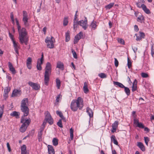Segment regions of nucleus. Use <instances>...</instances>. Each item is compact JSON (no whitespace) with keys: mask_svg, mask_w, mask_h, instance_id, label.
Instances as JSON below:
<instances>
[{"mask_svg":"<svg viewBox=\"0 0 154 154\" xmlns=\"http://www.w3.org/2000/svg\"><path fill=\"white\" fill-rule=\"evenodd\" d=\"M39 60L40 62H41V63H43V62L44 60V55L43 53H42L41 57L40 59H39Z\"/></svg>","mask_w":154,"mask_h":154,"instance_id":"nucleus-60","label":"nucleus"},{"mask_svg":"<svg viewBox=\"0 0 154 154\" xmlns=\"http://www.w3.org/2000/svg\"><path fill=\"white\" fill-rule=\"evenodd\" d=\"M21 110L23 113V115L22 117L26 116L29 114V109L27 106H20Z\"/></svg>","mask_w":154,"mask_h":154,"instance_id":"nucleus-8","label":"nucleus"},{"mask_svg":"<svg viewBox=\"0 0 154 154\" xmlns=\"http://www.w3.org/2000/svg\"><path fill=\"white\" fill-rule=\"evenodd\" d=\"M115 60V65L116 67H117L119 65V62L117 59L116 58H114Z\"/></svg>","mask_w":154,"mask_h":154,"instance_id":"nucleus-59","label":"nucleus"},{"mask_svg":"<svg viewBox=\"0 0 154 154\" xmlns=\"http://www.w3.org/2000/svg\"><path fill=\"white\" fill-rule=\"evenodd\" d=\"M137 6V7L139 8H142L143 7V5H145L143 4H141L140 2H137L136 4Z\"/></svg>","mask_w":154,"mask_h":154,"instance_id":"nucleus-52","label":"nucleus"},{"mask_svg":"<svg viewBox=\"0 0 154 154\" xmlns=\"http://www.w3.org/2000/svg\"><path fill=\"white\" fill-rule=\"evenodd\" d=\"M137 145L142 151H145V149L144 146L142 143L141 142H138Z\"/></svg>","mask_w":154,"mask_h":154,"instance_id":"nucleus-22","label":"nucleus"},{"mask_svg":"<svg viewBox=\"0 0 154 154\" xmlns=\"http://www.w3.org/2000/svg\"><path fill=\"white\" fill-rule=\"evenodd\" d=\"M70 39V32L68 31L65 33V41L66 42H68Z\"/></svg>","mask_w":154,"mask_h":154,"instance_id":"nucleus-27","label":"nucleus"},{"mask_svg":"<svg viewBox=\"0 0 154 154\" xmlns=\"http://www.w3.org/2000/svg\"><path fill=\"white\" fill-rule=\"evenodd\" d=\"M57 125L60 128H63V126L62 125L61 119H60L58 122H57Z\"/></svg>","mask_w":154,"mask_h":154,"instance_id":"nucleus-47","label":"nucleus"},{"mask_svg":"<svg viewBox=\"0 0 154 154\" xmlns=\"http://www.w3.org/2000/svg\"><path fill=\"white\" fill-rule=\"evenodd\" d=\"M52 70L51 65L49 62L46 64L44 73V84L48 85L50 80V76L51 75Z\"/></svg>","mask_w":154,"mask_h":154,"instance_id":"nucleus-2","label":"nucleus"},{"mask_svg":"<svg viewBox=\"0 0 154 154\" xmlns=\"http://www.w3.org/2000/svg\"><path fill=\"white\" fill-rule=\"evenodd\" d=\"M11 20L12 23L13 24H14V15L13 14V13L11 12Z\"/></svg>","mask_w":154,"mask_h":154,"instance_id":"nucleus-56","label":"nucleus"},{"mask_svg":"<svg viewBox=\"0 0 154 154\" xmlns=\"http://www.w3.org/2000/svg\"><path fill=\"white\" fill-rule=\"evenodd\" d=\"M114 3H110L105 6V8L106 9H109L111 8L113 6Z\"/></svg>","mask_w":154,"mask_h":154,"instance_id":"nucleus-37","label":"nucleus"},{"mask_svg":"<svg viewBox=\"0 0 154 154\" xmlns=\"http://www.w3.org/2000/svg\"><path fill=\"white\" fill-rule=\"evenodd\" d=\"M134 30L136 32H137L139 30V29L138 27V26H137L136 25H135L134 26Z\"/></svg>","mask_w":154,"mask_h":154,"instance_id":"nucleus-64","label":"nucleus"},{"mask_svg":"<svg viewBox=\"0 0 154 154\" xmlns=\"http://www.w3.org/2000/svg\"><path fill=\"white\" fill-rule=\"evenodd\" d=\"M128 68L130 69L131 66V60H130V59H129V57H128Z\"/></svg>","mask_w":154,"mask_h":154,"instance_id":"nucleus-45","label":"nucleus"},{"mask_svg":"<svg viewBox=\"0 0 154 154\" xmlns=\"http://www.w3.org/2000/svg\"><path fill=\"white\" fill-rule=\"evenodd\" d=\"M56 86L58 89H59L60 86V82L58 78L56 79Z\"/></svg>","mask_w":154,"mask_h":154,"instance_id":"nucleus-34","label":"nucleus"},{"mask_svg":"<svg viewBox=\"0 0 154 154\" xmlns=\"http://www.w3.org/2000/svg\"><path fill=\"white\" fill-rule=\"evenodd\" d=\"M30 122L31 120L29 118L25 119L23 117H22L21 119V122L23 123V124L20 128V131L22 133L24 132L30 123Z\"/></svg>","mask_w":154,"mask_h":154,"instance_id":"nucleus-4","label":"nucleus"},{"mask_svg":"<svg viewBox=\"0 0 154 154\" xmlns=\"http://www.w3.org/2000/svg\"><path fill=\"white\" fill-rule=\"evenodd\" d=\"M42 64V63H41V62L39 61V59H38L37 61L36 66L38 70H41L42 69V67L41 66V65Z\"/></svg>","mask_w":154,"mask_h":154,"instance_id":"nucleus-32","label":"nucleus"},{"mask_svg":"<svg viewBox=\"0 0 154 154\" xmlns=\"http://www.w3.org/2000/svg\"><path fill=\"white\" fill-rule=\"evenodd\" d=\"M53 144L54 146H57L58 144V139L54 138L52 140Z\"/></svg>","mask_w":154,"mask_h":154,"instance_id":"nucleus-36","label":"nucleus"},{"mask_svg":"<svg viewBox=\"0 0 154 154\" xmlns=\"http://www.w3.org/2000/svg\"><path fill=\"white\" fill-rule=\"evenodd\" d=\"M96 22L94 21L92 22L90 26L91 27L92 29L94 30L96 29Z\"/></svg>","mask_w":154,"mask_h":154,"instance_id":"nucleus-31","label":"nucleus"},{"mask_svg":"<svg viewBox=\"0 0 154 154\" xmlns=\"http://www.w3.org/2000/svg\"><path fill=\"white\" fill-rule=\"evenodd\" d=\"M144 16L142 15H140L137 19V21L141 23H143L144 22Z\"/></svg>","mask_w":154,"mask_h":154,"instance_id":"nucleus-23","label":"nucleus"},{"mask_svg":"<svg viewBox=\"0 0 154 154\" xmlns=\"http://www.w3.org/2000/svg\"><path fill=\"white\" fill-rule=\"evenodd\" d=\"M144 141L146 145L147 146L148 145V143L149 141V137H144Z\"/></svg>","mask_w":154,"mask_h":154,"instance_id":"nucleus-49","label":"nucleus"},{"mask_svg":"<svg viewBox=\"0 0 154 154\" xmlns=\"http://www.w3.org/2000/svg\"><path fill=\"white\" fill-rule=\"evenodd\" d=\"M119 124L118 122L117 121H116L114 122L112 124V128H117L118 125Z\"/></svg>","mask_w":154,"mask_h":154,"instance_id":"nucleus-41","label":"nucleus"},{"mask_svg":"<svg viewBox=\"0 0 154 154\" xmlns=\"http://www.w3.org/2000/svg\"><path fill=\"white\" fill-rule=\"evenodd\" d=\"M7 146L8 148V151L9 152H10L11 151V148L9 143H7Z\"/></svg>","mask_w":154,"mask_h":154,"instance_id":"nucleus-61","label":"nucleus"},{"mask_svg":"<svg viewBox=\"0 0 154 154\" xmlns=\"http://www.w3.org/2000/svg\"><path fill=\"white\" fill-rule=\"evenodd\" d=\"M5 105L4 104L2 105V106H0V113L3 114V109L4 108Z\"/></svg>","mask_w":154,"mask_h":154,"instance_id":"nucleus-50","label":"nucleus"},{"mask_svg":"<svg viewBox=\"0 0 154 154\" xmlns=\"http://www.w3.org/2000/svg\"><path fill=\"white\" fill-rule=\"evenodd\" d=\"M151 54L153 57V55L154 54V44L152 45L151 48Z\"/></svg>","mask_w":154,"mask_h":154,"instance_id":"nucleus-54","label":"nucleus"},{"mask_svg":"<svg viewBox=\"0 0 154 154\" xmlns=\"http://www.w3.org/2000/svg\"><path fill=\"white\" fill-rule=\"evenodd\" d=\"M48 154H54V150L52 145H48Z\"/></svg>","mask_w":154,"mask_h":154,"instance_id":"nucleus-16","label":"nucleus"},{"mask_svg":"<svg viewBox=\"0 0 154 154\" xmlns=\"http://www.w3.org/2000/svg\"><path fill=\"white\" fill-rule=\"evenodd\" d=\"M84 106L83 99L81 97H79L76 100H72L70 104V108L71 110L75 112L78 109L81 110Z\"/></svg>","mask_w":154,"mask_h":154,"instance_id":"nucleus-1","label":"nucleus"},{"mask_svg":"<svg viewBox=\"0 0 154 154\" xmlns=\"http://www.w3.org/2000/svg\"><path fill=\"white\" fill-rule=\"evenodd\" d=\"M20 94V91L15 89L13 91L11 96L12 97L19 96Z\"/></svg>","mask_w":154,"mask_h":154,"instance_id":"nucleus-17","label":"nucleus"},{"mask_svg":"<svg viewBox=\"0 0 154 154\" xmlns=\"http://www.w3.org/2000/svg\"><path fill=\"white\" fill-rule=\"evenodd\" d=\"M21 152H27L26 146L25 145H23L21 147Z\"/></svg>","mask_w":154,"mask_h":154,"instance_id":"nucleus-35","label":"nucleus"},{"mask_svg":"<svg viewBox=\"0 0 154 154\" xmlns=\"http://www.w3.org/2000/svg\"><path fill=\"white\" fill-rule=\"evenodd\" d=\"M118 42L119 43L122 45L125 44V42L124 40L122 38H118Z\"/></svg>","mask_w":154,"mask_h":154,"instance_id":"nucleus-55","label":"nucleus"},{"mask_svg":"<svg viewBox=\"0 0 154 154\" xmlns=\"http://www.w3.org/2000/svg\"><path fill=\"white\" fill-rule=\"evenodd\" d=\"M124 88V91L127 95V96H129L130 94V91L129 88L127 87H126L125 86V88Z\"/></svg>","mask_w":154,"mask_h":154,"instance_id":"nucleus-33","label":"nucleus"},{"mask_svg":"<svg viewBox=\"0 0 154 154\" xmlns=\"http://www.w3.org/2000/svg\"><path fill=\"white\" fill-rule=\"evenodd\" d=\"M141 76L142 77L144 78H147L149 76V75L147 73L144 72H142L141 73Z\"/></svg>","mask_w":154,"mask_h":154,"instance_id":"nucleus-51","label":"nucleus"},{"mask_svg":"<svg viewBox=\"0 0 154 154\" xmlns=\"http://www.w3.org/2000/svg\"><path fill=\"white\" fill-rule=\"evenodd\" d=\"M10 88L9 87H7L4 89V93H5L6 94H8V93L10 91Z\"/></svg>","mask_w":154,"mask_h":154,"instance_id":"nucleus-44","label":"nucleus"},{"mask_svg":"<svg viewBox=\"0 0 154 154\" xmlns=\"http://www.w3.org/2000/svg\"><path fill=\"white\" fill-rule=\"evenodd\" d=\"M57 68H59L62 70L64 69V64L63 63L60 61H59L57 63Z\"/></svg>","mask_w":154,"mask_h":154,"instance_id":"nucleus-21","label":"nucleus"},{"mask_svg":"<svg viewBox=\"0 0 154 154\" xmlns=\"http://www.w3.org/2000/svg\"><path fill=\"white\" fill-rule=\"evenodd\" d=\"M56 113L57 115H58L61 118L63 116L62 113L60 111H56Z\"/></svg>","mask_w":154,"mask_h":154,"instance_id":"nucleus-57","label":"nucleus"},{"mask_svg":"<svg viewBox=\"0 0 154 154\" xmlns=\"http://www.w3.org/2000/svg\"><path fill=\"white\" fill-rule=\"evenodd\" d=\"M62 97V96L60 94L58 95L56 98V102H59L60 99H61Z\"/></svg>","mask_w":154,"mask_h":154,"instance_id":"nucleus-53","label":"nucleus"},{"mask_svg":"<svg viewBox=\"0 0 154 154\" xmlns=\"http://www.w3.org/2000/svg\"><path fill=\"white\" fill-rule=\"evenodd\" d=\"M32 59L31 57H29L27 58L26 60V65L29 69H31L32 68Z\"/></svg>","mask_w":154,"mask_h":154,"instance_id":"nucleus-14","label":"nucleus"},{"mask_svg":"<svg viewBox=\"0 0 154 154\" xmlns=\"http://www.w3.org/2000/svg\"><path fill=\"white\" fill-rule=\"evenodd\" d=\"M134 122H136L137 124V126L138 127L142 128H144V125H143L141 123H139L138 120H134Z\"/></svg>","mask_w":154,"mask_h":154,"instance_id":"nucleus-26","label":"nucleus"},{"mask_svg":"<svg viewBox=\"0 0 154 154\" xmlns=\"http://www.w3.org/2000/svg\"><path fill=\"white\" fill-rule=\"evenodd\" d=\"M28 99L27 98H25L21 101L20 106H27V104H28Z\"/></svg>","mask_w":154,"mask_h":154,"instance_id":"nucleus-18","label":"nucleus"},{"mask_svg":"<svg viewBox=\"0 0 154 154\" xmlns=\"http://www.w3.org/2000/svg\"><path fill=\"white\" fill-rule=\"evenodd\" d=\"M23 21L24 23V24L26 28L29 29L30 25L28 22V14L26 11H23Z\"/></svg>","mask_w":154,"mask_h":154,"instance_id":"nucleus-5","label":"nucleus"},{"mask_svg":"<svg viewBox=\"0 0 154 154\" xmlns=\"http://www.w3.org/2000/svg\"><path fill=\"white\" fill-rule=\"evenodd\" d=\"M44 128H41L40 131L38 132V141L40 142L42 140V135Z\"/></svg>","mask_w":154,"mask_h":154,"instance_id":"nucleus-13","label":"nucleus"},{"mask_svg":"<svg viewBox=\"0 0 154 154\" xmlns=\"http://www.w3.org/2000/svg\"><path fill=\"white\" fill-rule=\"evenodd\" d=\"M135 35L136 36V40L137 41H140L142 38H143L145 36V34L144 33L139 32V34H136Z\"/></svg>","mask_w":154,"mask_h":154,"instance_id":"nucleus-12","label":"nucleus"},{"mask_svg":"<svg viewBox=\"0 0 154 154\" xmlns=\"http://www.w3.org/2000/svg\"><path fill=\"white\" fill-rule=\"evenodd\" d=\"M22 31H20L19 34V38L21 44L24 43L26 45H27L28 39L27 37V32L26 29H23Z\"/></svg>","mask_w":154,"mask_h":154,"instance_id":"nucleus-3","label":"nucleus"},{"mask_svg":"<svg viewBox=\"0 0 154 154\" xmlns=\"http://www.w3.org/2000/svg\"><path fill=\"white\" fill-rule=\"evenodd\" d=\"M113 83L115 85H117L121 88H125V86L120 82H117L114 81L113 82Z\"/></svg>","mask_w":154,"mask_h":154,"instance_id":"nucleus-28","label":"nucleus"},{"mask_svg":"<svg viewBox=\"0 0 154 154\" xmlns=\"http://www.w3.org/2000/svg\"><path fill=\"white\" fill-rule=\"evenodd\" d=\"M77 35H78V36L80 39L83 38V32H79L78 34H77Z\"/></svg>","mask_w":154,"mask_h":154,"instance_id":"nucleus-58","label":"nucleus"},{"mask_svg":"<svg viewBox=\"0 0 154 154\" xmlns=\"http://www.w3.org/2000/svg\"><path fill=\"white\" fill-rule=\"evenodd\" d=\"M77 12H78L77 11L76 12V13H75V15L74 16V20H73V22L77 21H76L77 13Z\"/></svg>","mask_w":154,"mask_h":154,"instance_id":"nucleus-63","label":"nucleus"},{"mask_svg":"<svg viewBox=\"0 0 154 154\" xmlns=\"http://www.w3.org/2000/svg\"><path fill=\"white\" fill-rule=\"evenodd\" d=\"M28 84L35 90H38L40 88V86L38 84L32 82H28Z\"/></svg>","mask_w":154,"mask_h":154,"instance_id":"nucleus-11","label":"nucleus"},{"mask_svg":"<svg viewBox=\"0 0 154 154\" xmlns=\"http://www.w3.org/2000/svg\"><path fill=\"white\" fill-rule=\"evenodd\" d=\"M80 39V38L78 36V35H75L74 40V44H76Z\"/></svg>","mask_w":154,"mask_h":154,"instance_id":"nucleus-38","label":"nucleus"},{"mask_svg":"<svg viewBox=\"0 0 154 154\" xmlns=\"http://www.w3.org/2000/svg\"><path fill=\"white\" fill-rule=\"evenodd\" d=\"M8 64L9 70L12 72L13 74H15L16 73V71L12 63L9 62L8 63Z\"/></svg>","mask_w":154,"mask_h":154,"instance_id":"nucleus-15","label":"nucleus"},{"mask_svg":"<svg viewBox=\"0 0 154 154\" xmlns=\"http://www.w3.org/2000/svg\"><path fill=\"white\" fill-rule=\"evenodd\" d=\"M9 36L11 38V39L12 41L13 42V41H15L13 38V35L10 32L9 33Z\"/></svg>","mask_w":154,"mask_h":154,"instance_id":"nucleus-62","label":"nucleus"},{"mask_svg":"<svg viewBox=\"0 0 154 154\" xmlns=\"http://www.w3.org/2000/svg\"><path fill=\"white\" fill-rule=\"evenodd\" d=\"M55 41L54 39V40L52 41H50L49 40L47 39H45V40L46 43H48L47 45V47L50 48H52L54 47V43Z\"/></svg>","mask_w":154,"mask_h":154,"instance_id":"nucleus-10","label":"nucleus"},{"mask_svg":"<svg viewBox=\"0 0 154 154\" xmlns=\"http://www.w3.org/2000/svg\"><path fill=\"white\" fill-rule=\"evenodd\" d=\"M71 51L73 57L75 59L77 58V57L76 54V53L75 51V50H73V49H72Z\"/></svg>","mask_w":154,"mask_h":154,"instance_id":"nucleus-43","label":"nucleus"},{"mask_svg":"<svg viewBox=\"0 0 154 154\" xmlns=\"http://www.w3.org/2000/svg\"><path fill=\"white\" fill-rule=\"evenodd\" d=\"M111 141L113 142V143L114 144L117 145H118V143L115 135H112L111 137Z\"/></svg>","mask_w":154,"mask_h":154,"instance_id":"nucleus-25","label":"nucleus"},{"mask_svg":"<svg viewBox=\"0 0 154 154\" xmlns=\"http://www.w3.org/2000/svg\"><path fill=\"white\" fill-rule=\"evenodd\" d=\"M70 133V137L71 140L73 139V130L72 129V128H71L69 130Z\"/></svg>","mask_w":154,"mask_h":154,"instance_id":"nucleus-40","label":"nucleus"},{"mask_svg":"<svg viewBox=\"0 0 154 154\" xmlns=\"http://www.w3.org/2000/svg\"><path fill=\"white\" fill-rule=\"evenodd\" d=\"M137 90V84L134 85V82L133 83V86H132V91L134 92Z\"/></svg>","mask_w":154,"mask_h":154,"instance_id":"nucleus-48","label":"nucleus"},{"mask_svg":"<svg viewBox=\"0 0 154 154\" xmlns=\"http://www.w3.org/2000/svg\"><path fill=\"white\" fill-rule=\"evenodd\" d=\"M83 91L84 92L85 94H87L89 91V90L88 88L87 83L86 82L84 83Z\"/></svg>","mask_w":154,"mask_h":154,"instance_id":"nucleus-24","label":"nucleus"},{"mask_svg":"<svg viewBox=\"0 0 154 154\" xmlns=\"http://www.w3.org/2000/svg\"><path fill=\"white\" fill-rule=\"evenodd\" d=\"M86 112L88 113L90 118L93 117V112L92 110L90 108L87 107L86 108Z\"/></svg>","mask_w":154,"mask_h":154,"instance_id":"nucleus-20","label":"nucleus"},{"mask_svg":"<svg viewBox=\"0 0 154 154\" xmlns=\"http://www.w3.org/2000/svg\"><path fill=\"white\" fill-rule=\"evenodd\" d=\"M15 20L16 21V24L17 26V27L18 29V31H19V34H20V31H22V29H25L24 28H23L21 29H20L21 28L20 26V24L19 23L18 20H17V18L15 19Z\"/></svg>","mask_w":154,"mask_h":154,"instance_id":"nucleus-29","label":"nucleus"},{"mask_svg":"<svg viewBox=\"0 0 154 154\" xmlns=\"http://www.w3.org/2000/svg\"><path fill=\"white\" fill-rule=\"evenodd\" d=\"M45 114V120L46 122L50 125H51L53 123V119L52 118L50 113L48 111H46Z\"/></svg>","mask_w":154,"mask_h":154,"instance_id":"nucleus-6","label":"nucleus"},{"mask_svg":"<svg viewBox=\"0 0 154 154\" xmlns=\"http://www.w3.org/2000/svg\"><path fill=\"white\" fill-rule=\"evenodd\" d=\"M78 25H79V21L73 22V28L74 29L77 27Z\"/></svg>","mask_w":154,"mask_h":154,"instance_id":"nucleus-46","label":"nucleus"},{"mask_svg":"<svg viewBox=\"0 0 154 154\" xmlns=\"http://www.w3.org/2000/svg\"><path fill=\"white\" fill-rule=\"evenodd\" d=\"M68 23V17H65L63 21V25L64 26H66Z\"/></svg>","mask_w":154,"mask_h":154,"instance_id":"nucleus-39","label":"nucleus"},{"mask_svg":"<svg viewBox=\"0 0 154 154\" xmlns=\"http://www.w3.org/2000/svg\"><path fill=\"white\" fill-rule=\"evenodd\" d=\"M13 46L14 50L16 54V56L17 57L19 55L18 50L20 49V45L18 43H17L15 41H13Z\"/></svg>","mask_w":154,"mask_h":154,"instance_id":"nucleus-9","label":"nucleus"},{"mask_svg":"<svg viewBox=\"0 0 154 154\" xmlns=\"http://www.w3.org/2000/svg\"><path fill=\"white\" fill-rule=\"evenodd\" d=\"M84 20H82L79 21V25L82 26V28L85 30L87 29L88 25L87 23V20L86 17Z\"/></svg>","mask_w":154,"mask_h":154,"instance_id":"nucleus-7","label":"nucleus"},{"mask_svg":"<svg viewBox=\"0 0 154 154\" xmlns=\"http://www.w3.org/2000/svg\"><path fill=\"white\" fill-rule=\"evenodd\" d=\"M98 76L101 78H104L106 77V74L103 73L99 74Z\"/></svg>","mask_w":154,"mask_h":154,"instance_id":"nucleus-42","label":"nucleus"},{"mask_svg":"<svg viewBox=\"0 0 154 154\" xmlns=\"http://www.w3.org/2000/svg\"><path fill=\"white\" fill-rule=\"evenodd\" d=\"M20 113L19 112L15 111H13L12 113L10 114V116L12 117H15L16 118H19Z\"/></svg>","mask_w":154,"mask_h":154,"instance_id":"nucleus-19","label":"nucleus"},{"mask_svg":"<svg viewBox=\"0 0 154 154\" xmlns=\"http://www.w3.org/2000/svg\"><path fill=\"white\" fill-rule=\"evenodd\" d=\"M143 7L142 8L143 11L145 12V13L147 14H150V11L149 9L147 8L146 5H143Z\"/></svg>","mask_w":154,"mask_h":154,"instance_id":"nucleus-30","label":"nucleus"}]
</instances>
